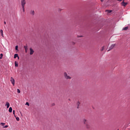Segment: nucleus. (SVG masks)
I'll use <instances>...</instances> for the list:
<instances>
[{
	"label": "nucleus",
	"mask_w": 130,
	"mask_h": 130,
	"mask_svg": "<svg viewBox=\"0 0 130 130\" xmlns=\"http://www.w3.org/2000/svg\"><path fill=\"white\" fill-rule=\"evenodd\" d=\"M82 122L85 125L86 128H90V124L89 123L88 120L84 118L82 119Z\"/></svg>",
	"instance_id": "nucleus-1"
},
{
	"label": "nucleus",
	"mask_w": 130,
	"mask_h": 130,
	"mask_svg": "<svg viewBox=\"0 0 130 130\" xmlns=\"http://www.w3.org/2000/svg\"><path fill=\"white\" fill-rule=\"evenodd\" d=\"M64 76L65 79L67 80H69V79H72V77L70 76V75H68V73L67 72L64 73Z\"/></svg>",
	"instance_id": "nucleus-2"
},
{
	"label": "nucleus",
	"mask_w": 130,
	"mask_h": 130,
	"mask_svg": "<svg viewBox=\"0 0 130 130\" xmlns=\"http://www.w3.org/2000/svg\"><path fill=\"white\" fill-rule=\"evenodd\" d=\"M21 4L22 7H25V5H26V0H21Z\"/></svg>",
	"instance_id": "nucleus-3"
},
{
	"label": "nucleus",
	"mask_w": 130,
	"mask_h": 130,
	"mask_svg": "<svg viewBox=\"0 0 130 130\" xmlns=\"http://www.w3.org/2000/svg\"><path fill=\"white\" fill-rule=\"evenodd\" d=\"M121 5L123 7H125L126 5H127V3H125L124 0H123L121 3Z\"/></svg>",
	"instance_id": "nucleus-4"
},
{
	"label": "nucleus",
	"mask_w": 130,
	"mask_h": 130,
	"mask_svg": "<svg viewBox=\"0 0 130 130\" xmlns=\"http://www.w3.org/2000/svg\"><path fill=\"white\" fill-rule=\"evenodd\" d=\"M115 47V44H113L110 47V49H109L108 50V51H110V50H111V49H113V48H114V47Z\"/></svg>",
	"instance_id": "nucleus-5"
},
{
	"label": "nucleus",
	"mask_w": 130,
	"mask_h": 130,
	"mask_svg": "<svg viewBox=\"0 0 130 130\" xmlns=\"http://www.w3.org/2000/svg\"><path fill=\"white\" fill-rule=\"evenodd\" d=\"M10 81H11L12 85H13V86H15V79H14L13 78V77H11Z\"/></svg>",
	"instance_id": "nucleus-6"
},
{
	"label": "nucleus",
	"mask_w": 130,
	"mask_h": 130,
	"mask_svg": "<svg viewBox=\"0 0 130 130\" xmlns=\"http://www.w3.org/2000/svg\"><path fill=\"white\" fill-rule=\"evenodd\" d=\"M30 15H31V16H34V15H35V11H34V10H30Z\"/></svg>",
	"instance_id": "nucleus-7"
},
{
	"label": "nucleus",
	"mask_w": 130,
	"mask_h": 130,
	"mask_svg": "<svg viewBox=\"0 0 130 130\" xmlns=\"http://www.w3.org/2000/svg\"><path fill=\"white\" fill-rule=\"evenodd\" d=\"M5 106H7V108H9L10 107V103L6 102Z\"/></svg>",
	"instance_id": "nucleus-8"
},
{
	"label": "nucleus",
	"mask_w": 130,
	"mask_h": 130,
	"mask_svg": "<svg viewBox=\"0 0 130 130\" xmlns=\"http://www.w3.org/2000/svg\"><path fill=\"white\" fill-rule=\"evenodd\" d=\"M33 53H34V50H32V48H30V55H32V54H33Z\"/></svg>",
	"instance_id": "nucleus-9"
},
{
	"label": "nucleus",
	"mask_w": 130,
	"mask_h": 130,
	"mask_svg": "<svg viewBox=\"0 0 130 130\" xmlns=\"http://www.w3.org/2000/svg\"><path fill=\"white\" fill-rule=\"evenodd\" d=\"M24 49L25 50L26 53H27V51L28 50V47L27 46H24Z\"/></svg>",
	"instance_id": "nucleus-10"
},
{
	"label": "nucleus",
	"mask_w": 130,
	"mask_h": 130,
	"mask_svg": "<svg viewBox=\"0 0 130 130\" xmlns=\"http://www.w3.org/2000/svg\"><path fill=\"white\" fill-rule=\"evenodd\" d=\"M0 33L1 34V36H3V37H4V31H3V29L0 30Z\"/></svg>",
	"instance_id": "nucleus-11"
},
{
	"label": "nucleus",
	"mask_w": 130,
	"mask_h": 130,
	"mask_svg": "<svg viewBox=\"0 0 130 130\" xmlns=\"http://www.w3.org/2000/svg\"><path fill=\"white\" fill-rule=\"evenodd\" d=\"M17 57H18V58L19 59V56L18 55V54H15L14 55V58H17Z\"/></svg>",
	"instance_id": "nucleus-12"
},
{
	"label": "nucleus",
	"mask_w": 130,
	"mask_h": 130,
	"mask_svg": "<svg viewBox=\"0 0 130 130\" xmlns=\"http://www.w3.org/2000/svg\"><path fill=\"white\" fill-rule=\"evenodd\" d=\"M15 66L16 67H18L19 64H18V62L15 61Z\"/></svg>",
	"instance_id": "nucleus-13"
},
{
	"label": "nucleus",
	"mask_w": 130,
	"mask_h": 130,
	"mask_svg": "<svg viewBox=\"0 0 130 130\" xmlns=\"http://www.w3.org/2000/svg\"><path fill=\"white\" fill-rule=\"evenodd\" d=\"M12 111H13V108H12V107H10L9 109V112H12Z\"/></svg>",
	"instance_id": "nucleus-14"
},
{
	"label": "nucleus",
	"mask_w": 130,
	"mask_h": 130,
	"mask_svg": "<svg viewBox=\"0 0 130 130\" xmlns=\"http://www.w3.org/2000/svg\"><path fill=\"white\" fill-rule=\"evenodd\" d=\"M127 29H128V27H125L123 28V30H126Z\"/></svg>",
	"instance_id": "nucleus-15"
},
{
	"label": "nucleus",
	"mask_w": 130,
	"mask_h": 130,
	"mask_svg": "<svg viewBox=\"0 0 130 130\" xmlns=\"http://www.w3.org/2000/svg\"><path fill=\"white\" fill-rule=\"evenodd\" d=\"M104 46H103L102 48L101 49V51H103L104 50Z\"/></svg>",
	"instance_id": "nucleus-16"
},
{
	"label": "nucleus",
	"mask_w": 130,
	"mask_h": 130,
	"mask_svg": "<svg viewBox=\"0 0 130 130\" xmlns=\"http://www.w3.org/2000/svg\"><path fill=\"white\" fill-rule=\"evenodd\" d=\"M0 56H1V57H0V59H2L3 58V54L2 53H1V54H0Z\"/></svg>",
	"instance_id": "nucleus-17"
},
{
	"label": "nucleus",
	"mask_w": 130,
	"mask_h": 130,
	"mask_svg": "<svg viewBox=\"0 0 130 130\" xmlns=\"http://www.w3.org/2000/svg\"><path fill=\"white\" fill-rule=\"evenodd\" d=\"M22 11L23 13L25 12V7H22Z\"/></svg>",
	"instance_id": "nucleus-18"
},
{
	"label": "nucleus",
	"mask_w": 130,
	"mask_h": 130,
	"mask_svg": "<svg viewBox=\"0 0 130 130\" xmlns=\"http://www.w3.org/2000/svg\"><path fill=\"white\" fill-rule=\"evenodd\" d=\"M5 124H6L5 123H1V125H2V126H5Z\"/></svg>",
	"instance_id": "nucleus-19"
},
{
	"label": "nucleus",
	"mask_w": 130,
	"mask_h": 130,
	"mask_svg": "<svg viewBox=\"0 0 130 130\" xmlns=\"http://www.w3.org/2000/svg\"><path fill=\"white\" fill-rule=\"evenodd\" d=\"M17 93H18V94L20 93H21V91H20V89H17Z\"/></svg>",
	"instance_id": "nucleus-20"
},
{
	"label": "nucleus",
	"mask_w": 130,
	"mask_h": 130,
	"mask_svg": "<svg viewBox=\"0 0 130 130\" xmlns=\"http://www.w3.org/2000/svg\"><path fill=\"white\" fill-rule=\"evenodd\" d=\"M106 12H108V13H111L112 12V10H106Z\"/></svg>",
	"instance_id": "nucleus-21"
},
{
	"label": "nucleus",
	"mask_w": 130,
	"mask_h": 130,
	"mask_svg": "<svg viewBox=\"0 0 130 130\" xmlns=\"http://www.w3.org/2000/svg\"><path fill=\"white\" fill-rule=\"evenodd\" d=\"M18 47H19L18 46V45L16 46V47H15V50H18Z\"/></svg>",
	"instance_id": "nucleus-22"
},
{
	"label": "nucleus",
	"mask_w": 130,
	"mask_h": 130,
	"mask_svg": "<svg viewBox=\"0 0 130 130\" xmlns=\"http://www.w3.org/2000/svg\"><path fill=\"white\" fill-rule=\"evenodd\" d=\"M15 110H13V114H14L15 117H16V115L15 114Z\"/></svg>",
	"instance_id": "nucleus-23"
},
{
	"label": "nucleus",
	"mask_w": 130,
	"mask_h": 130,
	"mask_svg": "<svg viewBox=\"0 0 130 130\" xmlns=\"http://www.w3.org/2000/svg\"><path fill=\"white\" fill-rule=\"evenodd\" d=\"M16 120H17V121H19L20 120V118L19 117H16Z\"/></svg>",
	"instance_id": "nucleus-24"
},
{
	"label": "nucleus",
	"mask_w": 130,
	"mask_h": 130,
	"mask_svg": "<svg viewBox=\"0 0 130 130\" xmlns=\"http://www.w3.org/2000/svg\"><path fill=\"white\" fill-rule=\"evenodd\" d=\"M77 37H78V38H81V37H83V36H77Z\"/></svg>",
	"instance_id": "nucleus-25"
},
{
	"label": "nucleus",
	"mask_w": 130,
	"mask_h": 130,
	"mask_svg": "<svg viewBox=\"0 0 130 130\" xmlns=\"http://www.w3.org/2000/svg\"><path fill=\"white\" fill-rule=\"evenodd\" d=\"M4 127H5V128H7V127H9L8 125H5Z\"/></svg>",
	"instance_id": "nucleus-26"
},
{
	"label": "nucleus",
	"mask_w": 130,
	"mask_h": 130,
	"mask_svg": "<svg viewBox=\"0 0 130 130\" xmlns=\"http://www.w3.org/2000/svg\"><path fill=\"white\" fill-rule=\"evenodd\" d=\"M26 105H27L28 106H29V103L26 102Z\"/></svg>",
	"instance_id": "nucleus-27"
},
{
	"label": "nucleus",
	"mask_w": 130,
	"mask_h": 130,
	"mask_svg": "<svg viewBox=\"0 0 130 130\" xmlns=\"http://www.w3.org/2000/svg\"><path fill=\"white\" fill-rule=\"evenodd\" d=\"M77 106H80V102H78L77 103Z\"/></svg>",
	"instance_id": "nucleus-28"
},
{
	"label": "nucleus",
	"mask_w": 130,
	"mask_h": 130,
	"mask_svg": "<svg viewBox=\"0 0 130 130\" xmlns=\"http://www.w3.org/2000/svg\"><path fill=\"white\" fill-rule=\"evenodd\" d=\"M122 0H117L118 2H122Z\"/></svg>",
	"instance_id": "nucleus-29"
},
{
	"label": "nucleus",
	"mask_w": 130,
	"mask_h": 130,
	"mask_svg": "<svg viewBox=\"0 0 130 130\" xmlns=\"http://www.w3.org/2000/svg\"><path fill=\"white\" fill-rule=\"evenodd\" d=\"M58 11H59V12H60V11H61V9H58Z\"/></svg>",
	"instance_id": "nucleus-30"
},
{
	"label": "nucleus",
	"mask_w": 130,
	"mask_h": 130,
	"mask_svg": "<svg viewBox=\"0 0 130 130\" xmlns=\"http://www.w3.org/2000/svg\"><path fill=\"white\" fill-rule=\"evenodd\" d=\"M77 108H80V106H77Z\"/></svg>",
	"instance_id": "nucleus-31"
},
{
	"label": "nucleus",
	"mask_w": 130,
	"mask_h": 130,
	"mask_svg": "<svg viewBox=\"0 0 130 130\" xmlns=\"http://www.w3.org/2000/svg\"><path fill=\"white\" fill-rule=\"evenodd\" d=\"M4 24L6 25V21L4 22Z\"/></svg>",
	"instance_id": "nucleus-32"
},
{
	"label": "nucleus",
	"mask_w": 130,
	"mask_h": 130,
	"mask_svg": "<svg viewBox=\"0 0 130 130\" xmlns=\"http://www.w3.org/2000/svg\"><path fill=\"white\" fill-rule=\"evenodd\" d=\"M101 2H103V0H101Z\"/></svg>",
	"instance_id": "nucleus-33"
}]
</instances>
